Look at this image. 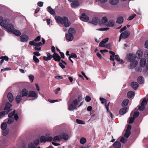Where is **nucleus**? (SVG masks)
Instances as JSON below:
<instances>
[{
  "mask_svg": "<svg viewBox=\"0 0 148 148\" xmlns=\"http://www.w3.org/2000/svg\"><path fill=\"white\" fill-rule=\"evenodd\" d=\"M127 29L126 27L125 26H124L123 28H121L120 31V32L121 33L123 32L124 30H125Z\"/></svg>",
  "mask_w": 148,
  "mask_h": 148,
  "instance_id": "nucleus-60",
  "label": "nucleus"
},
{
  "mask_svg": "<svg viewBox=\"0 0 148 148\" xmlns=\"http://www.w3.org/2000/svg\"><path fill=\"white\" fill-rule=\"evenodd\" d=\"M42 44L41 42H35V47H38L40 46H42Z\"/></svg>",
  "mask_w": 148,
  "mask_h": 148,
  "instance_id": "nucleus-53",
  "label": "nucleus"
},
{
  "mask_svg": "<svg viewBox=\"0 0 148 148\" xmlns=\"http://www.w3.org/2000/svg\"><path fill=\"white\" fill-rule=\"evenodd\" d=\"M15 110H14L12 113H10L8 114L9 117H12V116H14L15 119L17 121L18 119V116L17 114H15Z\"/></svg>",
  "mask_w": 148,
  "mask_h": 148,
  "instance_id": "nucleus-10",
  "label": "nucleus"
},
{
  "mask_svg": "<svg viewBox=\"0 0 148 148\" xmlns=\"http://www.w3.org/2000/svg\"><path fill=\"white\" fill-rule=\"evenodd\" d=\"M12 31L13 34H15L17 36H19L21 35V33L18 30L16 29L13 30V29L12 32Z\"/></svg>",
  "mask_w": 148,
  "mask_h": 148,
  "instance_id": "nucleus-31",
  "label": "nucleus"
},
{
  "mask_svg": "<svg viewBox=\"0 0 148 148\" xmlns=\"http://www.w3.org/2000/svg\"><path fill=\"white\" fill-rule=\"evenodd\" d=\"M139 114V113L138 112H134V117L135 118H136L137 117Z\"/></svg>",
  "mask_w": 148,
  "mask_h": 148,
  "instance_id": "nucleus-55",
  "label": "nucleus"
},
{
  "mask_svg": "<svg viewBox=\"0 0 148 148\" xmlns=\"http://www.w3.org/2000/svg\"><path fill=\"white\" fill-rule=\"evenodd\" d=\"M33 53L36 56H39L40 55V54L39 53L38 51L34 52H33Z\"/></svg>",
  "mask_w": 148,
  "mask_h": 148,
  "instance_id": "nucleus-62",
  "label": "nucleus"
},
{
  "mask_svg": "<svg viewBox=\"0 0 148 148\" xmlns=\"http://www.w3.org/2000/svg\"><path fill=\"white\" fill-rule=\"evenodd\" d=\"M33 59L36 63H38L39 62V59L35 56H34L33 57Z\"/></svg>",
  "mask_w": 148,
  "mask_h": 148,
  "instance_id": "nucleus-51",
  "label": "nucleus"
},
{
  "mask_svg": "<svg viewBox=\"0 0 148 148\" xmlns=\"http://www.w3.org/2000/svg\"><path fill=\"white\" fill-rule=\"evenodd\" d=\"M127 109V108L125 107L121 109L119 111L120 114L121 115H123L125 114L126 111Z\"/></svg>",
  "mask_w": 148,
  "mask_h": 148,
  "instance_id": "nucleus-27",
  "label": "nucleus"
},
{
  "mask_svg": "<svg viewBox=\"0 0 148 148\" xmlns=\"http://www.w3.org/2000/svg\"><path fill=\"white\" fill-rule=\"evenodd\" d=\"M55 19L58 23H59L62 24H64L66 27H69L71 25V23L69 21L68 18L66 17H61L56 16H55Z\"/></svg>",
  "mask_w": 148,
  "mask_h": 148,
  "instance_id": "nucleus-2",
  "label": "nucleus"
},
{
  "mask_svg": "<svg viewBox=\"0 0 148 148\" xmlns=\"http://www.w3.org/2000/svg\"><path fill=\"white\" fill-rule=\"evenodd\" d=\"M22 100V97L21 95H17L16 98V101L17 103H20Z\"/></svg>",
  "mask_w": 148,
  "mask_h": 148,
  "instance_id": "nucleus-30",
  "label": "nucleus"
},
{
  "mask_svg": "<svg viewBox=\"0 0 148 148\" xmlns=\"http://www.w3.org/2000/svg\"><path fill=\"white\" fill-rule=\"evenodd\" d=\"M55 61L59 62L60 60V57L59 55L56 53H55L52 56V58Z\"/></svg>",
  "mask_w": 148,
  "mask_h": 148,
  "instance_id": "nucleus-11",
  "label": "nucleus"
},
{
  "mask_svg": "<svg viewBox=\"0 0 148 148\" xmlns=\"http://www.w3.org/2000/svg\"><path fill=\"white\" fill-rule=\"evenodd\" d=\"M110 3L111 4L115 5L119 3V0H110Z\"/></svg>",
  "mask_w": 148,
  "mask_h": 148,
  "instance_id": "nucleus-29",
  "label": "nucleus"
},
{
  "mask_svg": "<svg viewBox=\"0 0 148 148\" xmlns=\"http://www.w3.org/2000/svg\"><path fill=\"white\" fill-rule=\"evenodd\" d=\"M92 23L95 25L99 24L100 19L97 17L93 18L92 19Z\"/></svg>",
  "mask_w": 148,
  "mask_h": 148,
  "instance_id": "nucleus-12",
  "label": "nucleus"
},
{
  "mask_svg": "<svg viewBox=\"0 0 148 148\" xmlns=\"http://www.w3.org/2000/svg\"><path fill=\"white\" fill-rule=\"evenodd\" d=\"M143 55L142 51L141 50L138 51L136 53V56L137 58H140Z\"/></svg>",
  "mask_w": 148,
  "mask_h": 148,
  "instance_id": "nucleus-26",
  "label": "nucleus"
},
{
  "mask_svg": "<svg viewBox=\"0 0 148 148\" xmlns=\"http://www.w3.org/2000/svg\"><path fill=\"white\" fill-rule=\"evenodd\" d=\"M14 121V119L13 117H9V119L7 123L8 124H10L12 123Z\"/></svg>",
  "mask_w": 148,
  "mask_h": 148,
  "instance_id": "nucleus-43",
  "label": "nucleus"
},
{
  "mask_svg": "<svg viewBox=\"0 0 148 148\" xmlns=\"http://www.w3.org/2000/svg\"><path fill=\"white\" fill-rule=\"evenodd\" d=\"M28 96L32 97L37 98L38 96L36 93L34 91H30L28 93Z\"/></svg>",
  "mask_w": 148,
  "mask_h": 148,
  "instance_id": "nucleus-14",
  "label": "nucleus"
},
{
  "mask_svg": "<svg viewBox=\"0 0 148 148\" xmlns=\"http://www.w3.org/2000/svg\"><path fill=\"white\" fill-rule=\"evenodd\" d=\"M29 77L31 82H33L34 78V76L32 75H29Z\"/></svg>",
  "mask_w": 148,
  "mask_h": 148,
  "instance_id": "nucleus-50",
  "label": "nucleus"
},
{
  "mask_svg": "<svg viewBox=\"0 0 148 148\" xmlns=\"http://www.w3.org/2000/svg\"><path fill=\"white\" fill-rule=\"evenodd\" d=\"M22 97L27 96L28 95V91L25 89H23L22 91Z\"/></svg>",
  "mask_w": 148,
  "mask_h": 148,
  "instance_id": "nucleus-33",
  "label": "nucleus"
},
{
  "mask_svg": "<svg viewBox=\"0 0 148 148\" xmlns=\"http://www.w3.org/2000/svg\"><path fill=\"white\" fill-rule=\"evenodd\" d=\"M52 58V56L50 53H48L47 54V56H44L43 57V59L46 61H48L50 60Z\"/></svg>",
  "mask_w": 148,
  "mask_h": 148,
  "instance_id": "nucleus-18",
  "label": "nucleus"
},
{
  "mask_svg": "<svg viewBox=\"0 0 148 148\" xmlns=\"http://www.w3.org/2000/svg\"><path fill=\"white\" fill-rule=\"evenodd\" d=\"M47 10L51 14L54 15L55 14L54 10L50 7L47 8Z\"/></svg>",
  "mask_w": 148,
  "mask_h": 148,
  "instance_id": "nucleus-28",
  "label": "nucleus"
},
{
  "mask_svg": "<svg viewBox=\"0 0 148 148\" xmlns=\"http://www.w3.org/2000/svg\"><path fill=\"white\" fill-rule=\"evenodd\" d=\"M107 21L108 19L106 17H103L102 18V19L101 21L100 20L99 24L100 25L103 24L106 25Z\"/></svg>",
  "mask_w": 148,
  "mask_h": 148,
  "instance_id": "nucleus-16",
  "label": "nucleus"
},
{
  "mask_svg": "<svg viewBox=\"0 0 148 148\" xmlns=\"http://www.w3.org/2000/svg\"><path fill=\"white\" fill-rule=\"evenodd\" d=\"M140 65L142 67H144L145 66L146 63V60L145 58H142L140 61Z\"/></svg>",
  "mask_w": 148,
  "mask_h": 148,
  "instance_id": "nucleus-19",
  "label": "nucleus"
},
{
  "mask_svg": "<svg viewBox=\"0 0 148 148\" xmlns=\"http://www.w3.org/2000/svg\"><path fill=\"white\" fill-rule=\"evenodd\" d=\"M76 122L78 124H85V123L82 120L78 119H77L76 120Z\"/></svg>",
  "mask_w": 148,
  "mask_h": 148,
  "instance_id": "nucleus-44",
  "label": "nucleus"
},
{
  "mask_svg": "<svg viewBox=\"0 0 148 148\" xmlns=\"http://www.w3.org/2000/svg\"><path fill=\"white\" fill-rule=\"evenodd\" d=\"M53 138L51 136L46 137L44 136H42L40 138L41 143H45L46 141H52Z\"/></svg>",
  "mask_w": 148,
  "mask_h": 148,
  "instance_id": "nucleus-6",
  "label": "nucleus"
},
{
  "mask_svg": "<svg viewBox=\"0 0 148 148\" xmlns=\"http://www.w3.org/2000/svg\"><path fill=\"white\" fill-rule=\"evenodd\" d=\"M129 100L128 99H125L122 102V106L123 107L126 106L128 103Z\"/></svg>",
  "mask_w": 148,
  "mask_h": 148,
  "instance_id": "nucleus-37",
  "label": "nucleus"
},
{
  "mask_svg": "<svg viewBox=\"0 0 148 148\" xmlns=\"http://www.w3.org/2000/svg\"><path fill=\"white\" fill-rule=\"evenodd\" d=\"M136 16L135 14H133L131 16H129L127 18V20L128 21H130L134 17Z\"/></svg>",
  "mask_w": 148,
  "mask_h": 148,
  "instance_id": "nucleus-48",
  "label": "nucleus"
},
{
  "mask_svg": "<svg viewBox=\"0 0 148 148\" xmlns=\"http://www.w3.org/2000/svg\"><path fill=\"white\" fill-rule=\"evenodd\" d=\"M39 143V139H36L33 142L29 143L28 144V148H36V147L38 145Z\"/></svg>",
  "mask_w": 148,
  "mask_h": 148,
  "instance_id": "nucleus-5",
  "label": "nucleus"
},
{
  "mask_svg": "<svg viewBox=\"0 0 148 148\" xmlns=\"http://www.w3.org/2000/svg\"><path fill=\"white\" fill-rule=\"evenodd\" d=\"M62 139H63L65 140H67L68 139L69 136L67 134L64 133L62 134Z\"/></svg>",
  "mask_w": 148,
  "mask_h": 148,
  "instance_id": "nucleus-38",
  "label": "nucleus"
},
{
  "mask_svg": "<svg viewBox=\"0 0 148 148\" xmlns=\"http://www.w3.org/2000/svg\"><path fill=\"white\" fill-rule=\"evenodd\" d=\"M130 134L131 132L130 131H126V133L124 134V136L125 137L127 138L129 137Z\"/></svg>",
  "mask_w": 148,
  "mask_h": 148,
  "instance_id": "nucleus-47",
  "label": "nucleus"
},
{
  "mask_svg": "<svg viewBox=\"0 0 148 148\" xmlns=\"http://www.w3.org/2000/svg\"><path fill=\"white\" fill-rule=\"evenodd\" d=\"M11 106L12 105L10 103L8 102L7 103L5 106V110H9Z\"/></svg>",
  "mask_w": 148,
  "mask_h": 148,
  "instance_id": "nucleus-41",
  "label": "nucleus"
},
{
  "mask_svg": "<svg viewBox=\"0 0 148 148\" xmlns=\"http://www.w3.org/2000/svg\"><path fill=\"white\" fill-rule=\"evenodd\" d=\"M21 41L22 42H25L27 41L28 40V37L26 35H23L20 37Z\"/></svg>",
  "mask_w": 148,
  "mask_h": 148,
  "instance_id": "nucleus-13",
  "label": "nucleus"
},
{
  "mask_svg": "<svg viewBox=\"0 0 148 148\" xmlns=\"http://www.w3.org/2000/svg\"><path fill=\"white\" fill-rule=\"evenodd\" d=\"M8 98L9 101L12 102L14 99V98L12 94L11 93H9L8 95Z\"/></svg>",
  "mask_w": 148,
  "mask_h": 148,
  "instance_id": "nucleus-23",
  "label": "nucleus"
},
{
  "mask_svg": "<svg viewBox=\"0 0 148 148\" xmlns=\"http://www.w3.org/2000/svg\"><path fill=\"white\" fill-rule=\"evenodd\" d=\"M80 19L82 21L86 22L89 20V17L86 15L84 13H82V16L80 17Z\"/></svg>",
  "mask_w": 148,
  "mask_h": 148,
  "instance_id": "nucleus-9",
  "label": "nucleus"
},
{
  "mask_svg": "<svg viewBox=\"0 0 148 148\" xmlns=\"http://www.w3.org/2000/svg\"><path fill=\"white\" fill-rule=\"evenodd\" d=\"M131 62L129 67L130 69H132L135 67L138 63V62L136 60H135Z\"/></svg>",
  "mask_w": 148,
  "mask_h": 148,
  "instance_id": "nucleus-15",
  "label": "nucleus"
},
{
  "mask_svg": "<svg viewBox=\"0 0 148 148\" xmlns=\"http://www.w3.org/2000/svg\"><path fill=\"white\" fill-rule=\"evenodd\" d=\"M79 103L77 99L74 100L72 103L68 106V109L69 110L73 111L75 109H76V106Z\"/></svg>",
  "mask_w": 148,
  "mask_h": 148,
  "instance_id": "nucleus-3",
  "label": "nucleus"
},
{
  "mask_svg": "<svg viewBox=\"0 0 148 148\" xmlns=\"http://www.w3.org/2000/svg\"><path fill=\"white\" fill-rule=\"evenodd\" d=\"M9 112V111H4L0 112V118H2L4 116L5 114H7Z\"/></svg>",
  "mask_w": 148,
  "mask_h": 148,
  "instance_id": "nucleus-42",
  "label": "nucleus"
},
{
  "mask_svg": "<svg viewBox=\"0 0 148 148\" xmlns=\"http://www.w3.org/2000/svg\"><path fill=\"white\" fill-rule=\"evenodd\" d=\"M99 47H106V43H104L103 41H101L99 44Z\"/></svg>",
  "mask_w": 148,
  "mask_h": 148,
  "instance_id": "nucleus-49",
  "label": "nucleus"
},
{
  "mask_svg": "<svg viewBox=\"0 0 148 148\" xmlns=\"http://www.w3.org/2000/svg\"><path fill=\"white\" fill-rule=\"evenodd\" d=\"M35 42H36L34 40H33V41H30L29 42V45H31L35 46Z\"/></svg>",
  "mask_w": 148,
  "mask_h": 148,
  "instance_id": "nucleus-58",
  "label": "nucleus"
},
{
  "mask_svg": "<svg viewBox=\"0 0 148 148\" xmlns=\"http://www.w3.org/2000/svg\"><path fill=\"white\" fill-rule=\"evenodd\" d=\"M69 33L73 35L76 34V31L74 28H70L69 29Z\"/></svg>",
  "mask_w": 148,
  "mask_h": 148,
  "instance_id": "nucleus-22",
  "label": "nucleus"
},
{
  "mask_svg": "<svg viewBox=\"0 0 148 148\" xmlns=\"http://www.w3.org/2000/svg\"><path fill=\"white\" fill-rule=\"evenodd\" d=\"M108 40L109 38H106L103 39L102 41H103L104 43H106L108 42Z\"/></svg>",
  "mask_w": 148,
  "mask_h": 148,
  "instance_id": "nucleus-63",
  "label": "nucleus"
},
{
  "mask_svg": "<svg viewBox=\"0 0 148 148\" xmlns=\"http://www.w3.org/2000/svg\"><path fill=\"white\" fill-rule=\"evenodd\" d=\"M147 103V99L145 98H144L141 103V106H144L146 105Z\"/></svg>",
  "mask_w": 148,
  "mask_h": 148,
  "instance_id": "nucleus-45",
  "label": "nucleus"
},
{
  "mask_svg": "<svg viewBox=\"0 0 148 148\" xmlns=\"http://www.w3.org/2000/svg\"><path fill=\"white\" fill-rule=\"evenodd\" d=\"M86 138L84 137H82L80 139V143L82 144H84L86 143Z\"/></svg>",
  "mask_w": 148,
  "mask_h": 148,
  "instance_id": "nucleus-39",
  "label": "nucleus"
},
{
  "mask_svg": "<svg viewBox=\"0 0 148 148\" xmlns=\"http://www.w3.org/2000/svg\"><path fill=\"white\" fill-rule=\"evenodd\" d=\"M7 125V124L6 123H2L1 126V129L3 130H5L6 128Z\"/></svg>",
  "mask_w": 148,
  "mask_h": 148,
  "instance_id": "nucleus-40",
  "label": "nucleus"
},
{
  "mask_svg": "<svg viewBox=\"0 0 148 148\" xmlns=\"http://www.w3.org/2000/svg\"><path fill=\"white\" fill-rule=\"evenodd\" d=\"M120 35L119 41L120 42L122 38H123L126 39L129 37L130 35V33L128 31H125L124 32H122Z\"/></svg>",
  "mask_w": 148,
  "mask_h": 148,
  "instance_id": "nucleus-4",
  "label": "nucleus"
},
{
  "mask_svg": "<svg viewBox=\"0 0 148 148\" xmlns=\"http://www.w3.org/2000/svg\"><path fill=\"white\" fill-rule=\"evenodd\" d=\"M91 100L90 97L89 96H86V97L85 100L87 102H89Z\"/></svg>",
  "mask_w": 148,
  "mask_h": 148,
  "instance_id": "nucleus-57",
  "label": "nucleus"
},
{
  "mask_svg": "<svg viewBox=\"0 0 148 148\" xmlns=\"http://www.w3.org/2000/svg\"><path fill=\"white\" fill-rule=\"evenodd\" d=\"M123 18L121 16H120L117 19L116 22L119 24H121L123 23Z\"/></svg>",
  "mask_w": 148,
  "mask_h": 148,
  "instance_id": "nucleus-32",
  "label": "nucleus"
},
{
  "mask_svg": "<svg viewBox=\"0 0 148 148\" xmlns=\"http://www.w3.org/2000/svg\"><path fill=\"white\" fill-rule=\"evenodd\" d=\"M144 56L145 57H148V50H145L144 52Z\"/></svg>",
  "mask_w": 148,
  "mask_h": 148,
  "instance_id": "nucleus-59",
  "label": "nucleus"
},
{
  "mask_svg": "<svg viewBox=\"0 0 148 148\" xmlns=\"http://www.w3.org/2000/svg\"><path fill=\"white\" fill-rule=\"evenodd\" d=\"M135 118L134 117H131L130 119V120L129 123H132L134 120Z\"/></svg>",
  "mask_w": 148,
  "mask_h": 148,
  "instance_id": "nucleus-54",
  "label": "nucleus"
},
{
  "mask_svg": "<svg viewBox=\"0 0 148 148\" xmlns=\"http://www.w3.org/2000/svg\"><path fill=\"white\" fill-rule=\"evenodd\" d=\"M115 59L118 61L120 62L121 64H123L124 63L122 60H121L118 55H116L115 56Z\"/></svg>",
  "mask_w": 148,
  "mask_h": 148,
  "instance_id": "nucleus-35",
  "label": "nucleus"
},
{
  "mask_svg": "<svg viewBox=\"0 0 148 148\" xmlns=\"http://www.w3.org/2000/svg\"><path fill=\"white\" fill-rule=\"evenodd\" d=\"M113 146L115 148H120L121 144L119 141H116L113 144Z\"/></svg>",
  "mask_w": 148,
  "mask_h": 148,
  "instance_id": "nucleus-21",
  "label": "nucleus"
},
{
  "mask_svg": "<svg viewBox=\"0 0 148 148\" xmlns=\"http://www.w3.org/2000/svg\"><path fill=\"white\" fill-rule=\"evenodd\" d=\"M138 109L140 110L141 111H143V110H144L145 107L144 106H140L139 107Z\"/></svg>",
  "mask_w": 148,
  "mask_h": 148,
  "instance_id": "nucleus-64",
  "label": "nucleus"
},
{
  "mask_svg": "<svg viewBox=\"0 0 148 148\" xmlns=\"http://www.w3.org/2000/svg\"><path fill=\"white\" fill-rule=\"evenodd\" d=\"M66 39L69 41H72L74 38L73 35L69 34H66Z\"/></svg>",
  "mask_w": 148,
  "mask_h": 148,
  "instance_id": "nucleus-17",
  "label": "nucleus"
},
{
  "mask_svg": "<svg viewBox=\"0 0 148 148\" xmlns=\"http://www.w3.org/2000/svg\"><path fill=\"white\" fill-rule=\"evenodd\" d=\"M137 81L139 84H143L144 82V78L142 76H140L138 78Z\"/></svg>",
  "mask_w": 148,
  "mask_h": 148,
  "instance_id": "nucleus-25",
  "label": "nucleus"
},
{
  "mask_svg": "<svg viewBox=\"0 0 148 148\" xmlns=\"http://www.w3.org/2000/svg\"><path fill=\"white\" fill-rule=\"evenodd\" d=\"M138 86V84L136 82H133L131 83L132 87L134 89H136Z\"/></svg>",
  "mask_w": 148,
  "mask_h": 148,
  "instance_id": "nucleus-20",
  "label": "nucleus"
},
{
  "mask_svg": "<svg viewBox=\"0 0 148 148\" xmlns=\"http://www.w3.org/2000/svg\"><path fill=\"white\" fill-rule=\"evenodd\" d=\"M79 5V2L77 1H73L71 4V7L73 8H77Z\"/></svg>",
  "mask_w": 148,
  "mask_h": 148,
  "instance_id": "nucleus-8",
  "label": "nucleus"
},
{
  "mask_svg": "<svg viewBox=\"0 0 148 148\" xmlns=\"http://www.w3.org/2000/svg\"><path fill=\"white\" fill-rule=\"evenodd\" d=\"M40 36H38L34 40L35 42H38L40 40Z\"/></svg>",
  "mask_w": 148,
  "mask_h": 148,
  "instance_id": "nucleus-56",
  "label": "nucleus"
},
{
  "mask_svg": "<svg viewBox=\"0 0 148 148\" xmlns=\"http://www.w3.org/2000/svg\"><path fill=\"white\" fill-rule=\"evenodd\" d=\"M114 23V22L112 20L110 21L106 25L108 26L112 27L113 26Z\"/></svg>",
  "mask_w": 148,
  "mask_h": 148,
  "instance_id": "nucleus-34",
  "label": "nucleus"
},
{
  "mask_svg": "<svg viewBox=\"0 0 148 148\" xmlns=\"http://www.w3.org/2000/svg\"><path fill=\"white\" fill-rule=\"evenodd\" d=\"M10 20L8 19H3L1 16H0V25L7 29L9 32H12L13 27L11 23L8 24Z\"/></svg>",
  "mask_w": 148,
  "mask_h": 148,
  "instance_id": "nucleus-1",
  "label": "nucleus"
},
{
  "mask_svg": "<svg viewBox=\"0 0 148 148\" xmlns=\"http://www.w3.org/2000/svg\"><path fill=\"white\" fill-rule=\"evenodd\" d=\"M136 56L134 54H130L127 56V60L128 61L132 62L134 61L136 59Z\"/></svg>",
  "mask_w": 148,
  "mask_h": 148,
  "instance_id": "nucleus-7",
  "label": "nucleus"
},
{
  "mask_svg": "<svg viewBox=\"0 0 148 148\" xmlns=\"http://www.w3.org/2000/svg\"><path fill=\"white\" fill-rule=\"evenodd\" d=\"M127 141V139L123 137H122L120 140V141L123 143H125Z\"/></svg>",
  "mask_w": 148,
  "mask_h": 148,
  "instance_id": "nucleus-46",
  "label": "nucleus"
},
{
  "mask_svg": "<svg viewBox=\"0 0 148 148\" xmlns=\"http://www.w3.org/2000/svg\"><path fill=\"white\" fill-rule=\"evenodd\" d=\"M2 59H3V60H5L6 61H8V60L9 58L8 57L5 56L3 57H2L1 58Z\"/></svg>",
  "mask_w": 148,
  "mask_h": 148,
  "instance_id": "nucleus-61",
  "label": "nucleus"
},
{
  "mask_svg": "<svg viewBox=\"0 0 148 148\" xmlns=\"http://www.w3.org/2000/svg\"><path fill=\"white\" fill-rule=\"evenodd\" d=\"M134 92L132 91H130L127 93V96L129 98H130L134 96Z\"/></svg>",
  "mask_w": 148,
  "mask_h": 148,
  "instance_id": "nucleus-36",
  "label": "nucleus"
},
{
  "mask_svg": "<svg viewBox=\"0 0 148 148\" xmlns=\"http://www.w3.org/2000/svg\"><path fill=\"white\" fill-rule=\"evenodd\" d=\"M62 139V136L59 135L55 136L53 138L52 140L55 141L56 140L60 141Z\"/></svg>",
  "mask_w": 148,
  "mask_h": 148,
  "instance_id": "nucleus-24",
  "label": "nucleus"
},
{
  "mask_svg": "<svg viewBox=\"0 0 148 148\" xmlns=\"http://www.w3.org/2000/svg\"><path fill=\"white\" fill-rule=\"evenodd\" d=\"M100 100L101 101V103H102L103 104L104 103H105V104H106V102H107L106 100L104 98H102L101 97L99 98Z\"/></svg>",
  "mask_w": 148,
  "mask_h": 148,
  "instance_id": "nucleus-52",
  "label": "nucleus"
}]
</instances>
